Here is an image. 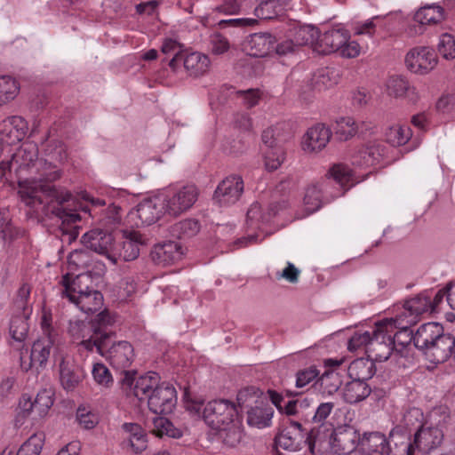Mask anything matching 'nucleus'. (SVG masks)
<instances>
[{
	"mask_svg": "<svg viewBox=\"0 0 455 455\" xmlns=\"http://www.w3.org/2000/svg\"><path fill=\"white\" fill-rule=\"evenodd\" d=\"M35 166H36L38 177L31 180L19 181L20 197L26 205L31 208H36L37 205L44 204L41 194L50 197V202H47V213L51 212L61 220L60 230L63 236L62 239L70 243L79 235L80 227L76 223L82 220V216L76 210L68 208L69 202L74 200L73 195L68 191L59 192L55 186L51 184L60 178V170L44 159H38V148L32 142L23 143L12 154L10 160L0 163L2 175H4L7 171L11 172L12 169L20 173Z\"/></svg>",
	"mask_w": 455,
	"mask_h": 455,
	"instance_id": "nucleus-1",
	"label": "nucleus"
},
{
	"mask_svg": "<svg viewBox=\"0 0 455 455\" xmlns=\"http://www.w3.org/2000/svg\"><path fill=\"white\" fill-rule=\"evenodd\" d=\"M117 385L127 398L147 401L148 409L155 414H170L177 404V392L168 382L159 383L156 372L138 376V371H124Z\"/></svg>",
	"mask_w": 455,
	"mask_h": 455,
	"instance_id": "nucleus-2",
	"label": "nucleus"
},
{
	"mask_svg": "<svg viewBox=\"0 0 455 455\" xmlns=\"http://www.w3.org/2000/svg\"><path fill=\"white\" fill-rule=\"evenodd\" d=\"M115 317L108 309L100 312L94 319L89 322L84 320H70L68 333L74 340L81 339L78 346L89 352L94 348L97 352L103 349L104 340L108 338V330L114 326Z\"/></svg>",
	"mask_w": 455,
	"mask_h": 455,
	"instance_id": "nucleus-3",
	"label": "nucleus"
},
{
	"mask_svg": "<svg viewBox=\"0 0 455 455\" xmlns=\"http://www.w3.org/2000/svg\"><path fill=\"white\" fill-rule=\"evenodd\" d=\"M306 446L307 447V429L302 423L290 418L283 419L274 439L276 455H283L278 448L296 452Z\"/></svg>",
	"mask_w": 455,
	"mask_h": 455,
	"instance_id": "nucleus-4",
	"label": "nucleus"
},
{
	"mask_svg": "<svg viewBox=\"0 0 455 455\" xmlns=\"http://www.w3.org/2000/svg\"><path fill=\"white\" fill-rule=\"evenodd\" d=\"M109 328L107 332L108 338L104 340L103 349L97 352L103 357H106L113 368L120 370L118 380L122 377L124 371H137L136 370H128L134 360V349L128 341L122 340L112 343L113 338L116 337V331Z\"/></svg>",
	"mask_w": 455,
	"mask_h": 455,
	"instance_id": "nucleus-5",
	"label": "nucleus"
},
{
	"mask_svg": "<svg viewBox=\"0 0 455 455\" xmlns=\"http://www.w3.org/2000/svg\"><path fill=\"white\" fill-rule=\"evenodd\" d=\"M391 323L388 319L377 323L372 330L371 340L368 345L367 356L373 362L387 361L393 352L394 341L388 330L391 331Z\"/></svg>",
	"mask_w": 455,
	"mask_h": 455,
	"instance_id": "nucleus-6",
	"label": "nucleus"
},
{
	"mask_svg": "<svg viewBox=\"0 0 455 455\" xmlns=\"http://www.w3.org/2000/svg\"><path fill=\"white\" fill-rule=\"evenodd\" d=\"M238 417L236 405L227 399L210 401L203 410L204 422L215 430L232 423Z\"/></svg>",
	"mask_w": 455,
	"mask_h": 455,
	"instance_id": "nucleus-7",
	"label": "nucleus"
},
{
	"mask_svg": "<svg viewBox=\"0 0 455 455\" xmlns=\"http://www.w3.org/2000/svg\"><path fill=\"white\" fill-rule=\"evenodd\" d=\"M198 190L195 185H186L168 195L162 200L165 213L170 217H178L190 209L196 202Z\"/></svg>",
	"mask_w": 455,
	"mask_h": 455,
	"instance_id": "nucleus-8",
	"label": "nucleus"
},
{
	"mask_svg": "<svg viewBox=\"0 0 455 455\" xmlns=\"http://www.w3.org/2000/svg\"><path fill=\"white\" fill-rule=\"evenodd\" d=\"M145 243L146 239L138 231L124 230L123 232V240L115 241L109 261L112 264H116L120 259L124 261L134 260L140 255V246Z\"/></svg>",
	"mask_w": 455,
	"mask_h": 455,
	"instance_id": "nucleus-9",
	"label": "nucleus"
},
{
	"mask_svg": "<svg viewBox=\"0 0 455 455\" xmlns=\"http://www.w3.org/2000/svg\"><path fill=\"white\" fill-rule=\"evenodd\" d=\"M441 420L435 427L432 425H421L414 434L413 448L415 447L423 453L431 454L443 441V431Z\"/></svg>",
	"mask_w": 455,
	"mask_h": 455,
	"instance_id": "nucleus-10",
	"label": "nucleus"
},
{
	"mask_svg": "<svg viewBox=\"0 0 455 455\" xmlns=\"http://www.w3.org/2000/svg\"><path fill=\"white\" fill-rule=\"evenodd\" d=\"M243 192V180L238 175H231L220 181L216 188L212 200L219 206L235 204Z\"/></svg>",
	"mask_w": 455,
	"mask_h": 455,
	"instance_id": "nucleus-11",
	"label": "nucleus"
},
{
	"mask_svg": "<svg viewBox=\"0 0 455 455\" xmlns=\"http://www.w3.org/2000/svg\"><path fill=\"white\" fill-rule=\"evenodd\" d=\"M181 63L188 75L195 77L205 74L210 67L208 56L198 52L188 54L178 52L169 61V66L173 71H176Z\"/></svg>",
	"mask_w": 455,
	"mask_h": 455,
	"instance_id": "nucleus-12",
	"label": "nucleus"
},
{
	"mask_svg": "<svg viewBox=\"0 0 455 455\" xmlns=\"http://www.w3.org/2000/svg\"><path fill=\"white\" fill-rule=\"evenodd\" d=\"M405 64L409 70L416 74H425L432 70L437 64L435 50L420 46L411 49L405 57Z\"/></svg>",
	"mask_w": 455,
	"mask_h": 455,
	"instance_id": "nucleus-13",
	"label": "nucleus"
},
{
	"mask_svg": "<svg viewBox=\"0 0 455 455\" xmlns=\"http://www.w3.org/2000/svg\"><path fill=\"white\" fill-rule=\"evenodd\" d=\"M360 442V434L355 427L348 424L335 427L332 436L331 452L347 454L356 449Z\"/></svg>",
	"mask_w": 455,
	"mask_h": 455,
	"instance_id": "nucleus-14",
	"label": "nucleus"
},
{
	"mask_svg": "<svg viewBox=\"0 0 455 455\" xmlns=\"http://www.w3.org/2000/svg\"><path fill=\"white\" fill-rule=\"evenodd\" d=\"M56 340L57 339L47 337L36 340L32 345L28 362L24 360L23 352L21 351L20 357L21 370L28 371L36 363L41 368L45 367Z\"/></svg>",
	"mask_w": 455,
	"mask_h": 455,
	"instance_id": "nucleus-15",
	"label": "nucleus"
},
{
	"mask_svg": "<svg viewBox=\"0 0 455 455\" xmlns=\"http://www.w3.org/2000/svg\"><path fill=\"white\" fill-rule=\"evenodd\" d=\"M130 215L132 218L136 217L140 220V222H136V226L140 227L150 226L166 213L162 198H155L140 203L135 212H132Z\"/></svg>",
	"mask_w": 455,
	"mask_h": 455,
	"instance_id": "nucleus-16",
	"label": "nucleus"
},
{
	"mask_svg": "<svg viewBox=\"0 0 455 455\" xmlns=\"http://www.w3.org/2000/svg\"><path fill=\"white\" fill-rule=\"evenodd\" d=\"M81 243L85 248L105 256L109 260L115 240L110 233L100 229H92L83 235Z\"/></svg>",
	"mask_w": 455,
	"mask_h": 455,
	"instance_id": "nucleus-17",
	"label": "nucleus"
},
{
	"mask_svg": "<svg viewBox=\"0 0 455 455\" xmlns=\"http://www.w3.org/2000/svg\"><path fill=\"white\" fill-rule=\"evenodd\" d=\"M349 34L343 28H331L320 33L318 31L315 52L320 54H330L339 51L348 41Z\"/></svg>",
	"mask_w": 455,
	"mask_h": 455,
	"instance_id": "nucleus-18",
	"label": "nucleus"
},
{
	"mask_svg": "<svg viewBox=\"0 0 455 455\" xmlns=\"http://www.w3.org/2000/svg\"><path fill=\"white\" fill-rule=\"evenodd\" d=\"M27 122L19 116H9L0 122V143L14 145L23 140L27 132Z\"/></svg>",
	"mask_w": 455,
	"mask_h": 455,
	"instance_id": "nucleus-19",
	"label": "nucleus"
},
{
	"mask_svg": "<svg viewBox=\"0 0 455 455\" xmlns=\"http://www.w3.org/2000/svg\"><path fill=\"white\" fill-rule=\"evenodd\" d=\"M333 425L331 423L315 424L309 430L307 429V448L311 454L315 453V449L319 451L331 449L332 436L334 434Z\"/></svg>",
	"mask_w": 455,
	"mask_h": 455,
	"instance_id": "nucleus-20",
	"label": "nucleus"
},
{
	"mask_svg": "<svg viewBox=\"0 0 455 455\" xmlns=\"http://www.w3.org/2000/svg\"><path fill=\"white\" fill-rule=\"evenodd\" d=\"M453 342V336L443 331L423 355L432 363H443L452 355Z\"/></svg>",
	"mask_w": 455,
	"mask_h": 455,
	"instance_id": "nucleus-21",
	"label": "nucleus"
},
{
	"mask_svg": "<svg viewBox=\"0 0 455 455\" xmlns=\"http://www.w3.org/2000/svg\"><path fill=\"white\" fill-rule=\"evenodd\" d=\"M411 434L403 426H395L387 439V455H410L413 449V443L410 442Z\"/></svg>",
	"mask_w": 455,
	"mask_h": 455,
	"instance_id": "nucleus-22",
	"label": "nucleus"
},
{
	"mask_svg": "<svg viewBox=\"0 0 455 455\" xmlns=\"http://www.w3.org/2000/svg\"><path fill=\"white\" fill-rule=\"evenodd\" d=\"M331 136V130L318 124L309 128L303 137L302 148L307 152H318L324 148Z\"/></svg>",
	"mask_w": 455,
	"mask_h": 455,
	"instance_id": "nucleus-23",
	"label": "nucleus"
},
{
	"mask_svg": "<svg viewBox=\"0 0 455 455\" xmlns=\"http://www.w3.org/2000/svg\"><path fill=\"white\" fill-rule=\"evenodd\" d=\"M183 255L182 246L180 243L167 241L162 244H157L151 251L152 260L162 266H168L180 260Z\"/></svg>",
	"mask_w": 455,
	"mask_h": 455,
	"instance_id": "nucleus-24",
	"label": "nucleus"
},
{
	"mask_svg": "<svg viewBox=\"0 0 455 455\" xmlns=\"http://www.w3.org/2000/svg\"><path fill=\"white\" fill-rule=\"evenodd\" d=\"M84 378L85 372L81 365L68 360H61L60 363V379L65 390H75Z\"/></svg>",
	"mask_w": 455,
	"mask_h": 455,
	"instance_id": "nucleus-25",
	"label": "nucleus"
},
{
	"mask_svg": "<svg viewBox=\"0 0 455 455\" xmlns=\"http://www.w3.org/2000/svg\"><path fill=\"white\" fill-rule=\"evenodd\" d=\"M386 148L378 143H370L358 148L351 157L352 164L359 167L377 164L385 155Z\"/></svg>",
	"mask_w": 455,
	"mask_h": 455,
	"instance_id": "nucleus-26",
	"label": "nucleus"
},
{
	"mask_svg": "<svg viewBox=\"0 0 455 455\" xmlns=\"http://www.w3.org/2000/svg\"><path fill=\"white\" fill-rule=\"evenodd\" d=\"M275 37L268 32L254 33L249 36L246 41V47L250 55L262 58L274 52Z\"/></svg>",
	"mask_w": 455,
	"mask_h": 455,
	"instance_id": "nucleus-27",
	"label": "nucleus"
},
{
	"mask_svg": "<svg viewBox=\"0 0 455 455\" xmlns=\"http://www.w3.org/2000/svg\"><path fill=\"white\" fill-rule=\"evenodd\" d=\"M443 331V327L439 323L429 322L421 324L414 332V347L423 354Z\"/></svg>",
	"mask_w": 455,
	"mask_h": 455,
	"instance_id": "nucleus-28",
	"label": "nucleus"
},
{
	"mask_svg": "<svg viewBox=\"0 0 455 455\" xmlns=\"http://www.w3.org/2000/svg\"><path fill=\"white\" fill-rule=\"evenodd\" d=\"M61 283L64 286L61 291L62 297H67L68 299V294L81 295L94 290L92 286V275L89 273L79 274L73 279H71L69 274H66L62 277Z\"/></svg>",
	"mask_w": 455,
	"mask_h": 455,
	"instance_id": "nucleus-29",
	"label": "nucleus"
},
{
	"mask_svg": "<svg viewBox=\"0 0 455 455\" xmlns=\"http://www.w3.org/2000/svg\"><path fill=\"white\" fill-rule=\"evenodd\" d=\"M391 323V331L388 330L390 338L394 341L395 352L400 356H405L404 351L411 346V342L414 343V332L407 325L397 326L396 320L388 319Z\"/></svg>",
	"mask_w": 455,
	"mask_h": 455,
	"instance_id": "nucleus-30",
	"label": "nucleus"
},
{
	"mask_svg": "<svg viewBox=\"0 0 455 455\" xmlns=\"http://www.w3.org/2000/svg\"><path fill=\"white\" fill-rule=\"evenodd\" d=\"M315 407L313 398L303 397L287 402L283 409L286 416H297L299 421L310 423Z\"/></svg>",
	"mask_w": 455,
	"mask_h": 455,
	"instance_id": "nucleus-31",
	"label": "nucleus"
},
{
	"mask_svg": "<svg viewBox=\"0 0 455 455\" xmlns=\"http://www.w3.org/2000/svg\"><path fill=\"white\" fill-rule=\"evenodd\" d=\"M68 299L76 304L85 314H92L103 306V295L98 290H93L81 295H69Z\"/></svg>",
	"mask_w": 455,
	"mask_h": 455,
	"instance_id": "nucleus-32",
	"label": "nucleus"
},
{
	"mask_svg": "<svg viewBox=\"0 0 455 455\" xmlns=\"http://www.w3.org/2000/svg\"><path fill=\"white\" fill-rule=\"evenodd\" d=\"M404 309L409 312L410 316L414 318L407 321L409 324L416 323V317L425 313H432L433 306L430 303V291H424L415 297L409 299L404 303Z\"/></svg>",
	"mask_w": 455,
	"mask_h": 455,
	"instance_id": "nucleus-33",
	"label": "nucleus"
},
{
	"mask_svg": "<svg viewBox=\"0 0 455 455\" xmlns=\"http://www.w3.org/2000/svg\"><path fill=\"white\" fill-rule=\"evenodd\" d=\"M246 413L249 426L262 428L270 425L274 410L267 403L260 401L258 404L247 409Z\"/></svg>",
	"mask_w": 455,
	"mask_h": 455,
	"instance_id": "nucleus-34",
	"label": "nucleus"
},
{
	"mask_svg": "<svg viewBox=\"0 0 455 455\" xmlns=\"http://www.w3.org/2000/svg\"><path fill=\"white\" fill-rule=\"evenodd\" d=\"M358 447L368 455H387V438L379 432L365 433Z\"/></svg>",
	"mask_w": 455,
	"mask_h": 455,
	"instance_id": "nucleus-35",
	"label": "nucleus"
},
{
	"mask_svg": "<svg viewBox=\"0 0 455 455\" xmlns=\"http://www.w3.org/2000/svg\"><path fill=\"white\" fill-rule=\"evenodd\" d=\"M122 429L128 436V443L135 453H141L148 447V435L138 423L126 422L122 425Z\"/></svg>",
	"mask_w": 455,
	"mask_h": 455,
	"instance_id": "nucleus-36",
	"label": "nucleus"
},
{
	"mask_svg": "<svg viewBox=\"0 0 455 455\" xmlns=\"http://www.w3.org/2000/svg\"><path fill=\"white\" fill-rule=\"evenodd\" d=\"M376 373L375 363L370 359L360 357L354 360L347 368V374L351 379L367 381Z\"/></svg>",
	"mask_w": 455,
	"mask_h": 455,
	"instance_id": "nucleus-37",
	"label": "nucleus"
},
{
	"mask_svg": "<svg viewBox=\"0 0 455 455\" xmlns=\"http://www.w3.org/2000/svg\"><path fill=\"white\" fill-rule=\"evenodd\" d=\"M371 393V387L367 381L351 379L343 389V398L346 403L354 404L366 399Z\"/></svg>",
	"mask_w": 455,
	"mask_h": 455,
	"instance_id": "nucleus-38",
	"label": "nucleus"
},
{
	"mask_svg": "<svg viewBox=\"0 0 455 455\" xmlns=\"http://www.w3.org/2000/svg\"><path fill=\"white\" fill-rule=\"evenodd\" d=\"M216 430L222 443L231 448L237 446L243 436L242 420L239 417L234 419L232 423L222 426V427Z\"/></svg>",
	"mask_w": 455,
	"mask_h": 455,
	"instance_id": "nucleus-39",
	"label": "nucleus"
},
{
	"mask_svg": "<svg viewBox=\"0 0 455 455\" xmlns=\"http://www.w3.org/2000/svg\"><path fill=\"white\" fill-rule=\"evenodd\" d=\"M444 20V10L438 4L420 7L414 15V20L421 25L437 24Z\"/></svg>",
	"mask_w": 455,
	"mask_h": 455,
	"instance_id": "nucleus-40",
	"label": "nucleus"
},
{
	"mask_svg": "<svg viewBox=\"0 0 455 455\" xmlns=\"http://www.w3.org/2000/svg\"><path fill=\"white\" fill-rule=\"evenodd\" d=\"M200 230V223L194 219L180 220L170 227L172 237L177 239H188L195 236Z\"/></svg>",
	"mask_w": 455,
	"mask_h": 455,
	"instance_id": "nucleus-41",
	"label": "nucleus"
},
{
	"mask_svg": "<svg viewBox=\"0 0 455 455\" xmlns=\"http://www.w3.org/2000/svg\"><path fill=\"white\" fill-rule=\"evenodd\" d=\"M26 312L18 311L10 323V333L12 338L18 341L22 342L25 340L28 332V315H26Z\"/></svg>",
	"mask_w": 455,
	"mask_h": 455,
	"instance_id": "nucleus-42",
	"label": "nucleus"
},
{
	"mask_svg": "<svg viewBox=\"0 0 455 455\" xmlns=\"http://www.w3.org/2000/svg\"><path fill=\"white\" fill-rule=\"evenodd\" d=\"M328 174L337 184L339 185L340 188L343 189V191L337 195V196L344 195V193L350 188V186L347 188H346V186L352 180V170L346 164H336L330 168Z\"/></svg>",
	"mask_w": 455,
	"mask_h": 455,
	"instance_id": "nucleus-43",
	"label": "nucleus"
},
{
	"mask_svg": "<svg viewBox=\"0 0 455 455\" xmlns=\"http://www.w3.org/2000/svg\"><path fill=\"white\" fill-rule=\"evenodd\" d=\"M317 36L318 28L314 26H303L295 30L292 40L297 47L311 45L315 51Z\"/></svg>",
	"mask_w": 455,
	"mask_h": 455,
	"instance_id": "nucleus-44",
	"label": "nucleus"
},
{
	"mask_svg": "<svg viewBox=\"0 0 455 455\" xmlns=\"http://www.w3.org/2000/svg\"><path fill=\"white\" fill-rule=\"evenodd\" d=\"M20 92L19 83L9 76H0V105L16 98Z\"/></svg>",
	"mask_w": 455,
	"mask_h": 455,
	"instance_id": "nucleus-45",
	"label": "nucleus"
},
{
	"mask_svg": "<svg viewBox=\"0 0 455 455\" xmlns=\"http://www.w3.org/2000/svg\"><path fill=\"white\" fill-rule=\"evenodd\" d=\"M280 0H266L265 2H257L255 15L262 20H271L278 16L283 11V7L279 4Z\"/></svg>",
	"mask_w": 455,
	"mask_h": 455,
	"instance_id": "nucleus-46",
	"label": "nucleus"
},
{
	"mask_svg": "<svg viewBox=\"0 0 455 455\" xmlns=\"http://www.w3.org/2000/svg\"><path fill=\"white\" fill-rule=\"evenodd\" d=\"M153 433L159 437L166 435L172 438H180L182 436V431L176 427L167 418H156L153 421Z\"/></svg>",
	"mask_w": 455,
	"mask_h": 455,
	"instance_id": "nucleus-47",
	"label": "nucleus"
},
{
	"mask_svg": "<svg viewBox=\"0 0 455 455\" xmlns=\"http://www.w3.org/2000/svg\"><path fill=\"white\" fill-rule=\"evenodd\" d=\"M335 136L341 141L351 139L356 133L355 122L352 117H340L336 120L333 127Z\"/></svg>",
	"mask_w": 455,
	"mask_h": 455,
	"instance_id": "nucleus-48",
	"label": "nucleus"
},
{
	"mask_svg": "<svg viewBox=\"0 0 455 455\" xmlns=\"http://www.w3.org/2000/svg\"><path fill=\"white\" fill-rule=\"evenodd\" d=\"M387 141L392 146L399 147L406 144L411 137V131L408 126H393L386 133Z\"/></svg>",
	"mask_w": 455,
	"mask_h": 455,
	"instance_id": "nucleus-49",
	"label": "nucleus"
},
{
	"mask_svg": "<svg viewBox=\"0 0 455 455\" xmlns=\"http://www.w3.org/2000/svg\"><path fill=\"white\" fill-rule=\"evenodd\" d=\"M53 395L52 390L47 388H44L37 393L34 400V406L38 417H44L47 414L49 409L53 404Z\"/></svg>",
	"mask_w": 455,
	"mask_h": 455,
	"instance_id": "nucleus-50",
	"label": "nucleus"
},
{
	"mask_svg": "<svg viewBox=\"0 0 455 455\" xmlns=\"http://www.w3.org/2000/svg\"><path fill=\"white\" fill-rule=\"evenodd\" d=\"M413 90L409 82L402 76H393L387 81L388 94L395 98L405 96Z\"/></svg>",
	"mask_w": 455,
	"mask_h": 455,
	"instance_id": "nucleus-51",
	"label": "nucleus"
},
{
	"mask_svg": "<svg viewBox=\"0 0 455 455\" xmlns=\"http://www.w3.org/2000/svg\"><path fill=\"white\" fill-rule=\"evenodd\" d=\"M285 159V152L283 147L267 148L264 153L266 169L269 172L277 170Z\"/></svg>",
	"mask_w": 455,
	"mask_h": 455,
	"instance_id": "nucleus-52",
	"label": "nucleus"
},
{
	"mask_svg": "<svg viewBox=\"0 0 455 455\" xmlns=\"http://www.w3.org/2000/svg\"><path fill=\"white\" fill-rule=\"evenodd\" d=\"M259 389L250 387L240 390L237 394V403L238 406L241 410H247L251 406L258 404L260 401L259 398Z\"/></svg>",
	"mask_w": 455,
	"mask_h": 455,
	"instance_id": "nucleus-53",
	"label": "nucleus"
},
{
	"mask_svg": "<svg viewBox=\"0 0 455 455\" xmlns=\"http://www.w3.org/2000/svg\"><path fill=\"white\" fill-rule=\"evenodd\" d=\"M306 210L313 213L320 209L322 205V191L316 185L309 186L304 196Z\"/></svg>",
	"mask_w": 455,
	"mask_h": 455,
	"instance_id": "nucleus-54",
	"label": "nucleus"
},
{
	"mask_svg": "<svg viewBox=\"0 0 455 455\" xmlns=\"http://www.w3.org/2000/svg\"><path fill=\"white\" fill-rule=\"evenodd\" d=\"M281 125L268 127L263 131L261 140L267 148L282 147L281 143L285 140L280 136Z\"/></svg>",
	"mask_w": 455,
	"mask_h": 455,
	"instance_id": "nucleus-55",
	"label": "nucleus"
},
{
	"mask_svg": "<svg viewBox=\"0 0 455 455\" xmlns=\"http://www.w3.org/2000/svg\"><path fill=\"white\" fill-rule=\"evenodd\" d=\"M371 331H356L347 341V349L351 352L356 351L357 349L363 348L365 354H367L368 345L371 340Z\"/></svg>",
	"mask_w": 455,
	"mask_h": 455,
	"instance_id": "nucleus-56",
	"label": "nucleus"
},
{
	"mask_svg": "<svg viewBox=\"0 0 455 455\" xmlns=\"http://www.w3.org/2000/svg\"><path fill=\"white\" fill-rule=\"evenodd\" d=\"M314 80L318 90L330 88L337 84L336 72L333 68H322L315 76Z\"/></svg>",
	"mask_w": 455,
	"mask_h": 455,
	"instance_id": "nucleus-57",
	"label": "nucleus"
},
{
	"mask_svg": "<svg viewBox=\"0 0 455 455\" xmlns=\"http://www.w3.org/2000/svg\"><path fill=\"white\" fill-rule=\"evenodd\" d=\"M319 381L325 392L329 395L337 392L341 386L339 376L338 373L334 372V371H325L320 377Z\"/></svg>",
	"mask_w": 455,
	"mask_h": 455,
	"instance_id": "nucleus-58",
	"label": "nucleus"
},
{
	"mask_svg": "<svg viewBox=\"0 0 455 455\" xmlns=\"http://www.w3.org/2000/svg\"><path fill=\"white\" fill-rule=\"evenodd\" d=\"M92 376L94 380L100 386L104 387H110L114 383L113 377L109 371V370L100 363H97L93 365L92 368Z\"/></svg>",
	"mask_w": 455,
	"mask_h": 455,
	"instance_id": "nucleus-59",
	"label": "nucleus"
},
{
	"mask_svg": "<svg viewBox=\"0 0 455 455\" xmlns=\"http://www.w3.org/2000/svg\"><path fill=\"white\" fill-rule=\"evenodd\" d=\"M437 50L439 53L445 59H454L455 58V39L454 37L448 34L444 33L440 36V40L437 45Z\"/></svg>",
	"mask_w": 455,
	"mask_h": 455,
	"instance_id": "nucleus-60",
	"label": "nucleus"
},
{
	"mask_svg": "<svg viewBox=\"0 0 455 455\" xmlns=\"http://www.w3.org/2000/svg\"><path fill=\"white\" fill-rule=\"evenodd\" d=\"M334 403L332 402H325L321 403L317 406L315 407V411L312 414L310 423L320 424V423H329L327 419L331 415V411L334 409Z\"/></svg>",
	"mask_w": 455,
	"mask_h": 455,
	"instance_id": "nucleus-61",
	"label": "nucleus"
},
{
	"mask_svg": "<svg viewBox=\"0 0 455 455\" xmlns=\"http://www.w3.org/2000/svg\"><path fill=\"white\" fill-rule=\"evenodd\" d=\"M319 374L320 372L315 366H310L308 368L298 371L296 373V387H305L310 382L315 380L319 376Z\"/></svg>",
	"mask_w": 455,
	"mask_h": 455,
	"instance_id": "nucleus-62",
	"label": "nucleus"
},
{
	"mask_svg": "<svg viewBox=\"0 0 455 455\" xmlns=\"http://www.w3.org/2000/svg\"><path fill=\"white\" fill-rule=\"evenodd\" d=\"M42 439L36 435H34L20 446L17 455H39L42 451Z\"/></svg>",
	"mask_w": 455,
	"mask_h": 455,
	"instance_id": "nucleus-63",
	"label": "nucleus"
},
{
	"mask_svg": "<svg viewBox=\"0 0 455 455\" xmlns=\"http://www.w3.org/2000/svg\"><path fill=\"white\" fill-rule=\"evenodd\" d=\"M212 52L215 55H221L227 52L230 44L227 37L220 33H214L211 36Z\"/></svg>",
	"mask_w": 455,
	"mask_h": 455,
	"instance_id": "nucleus-64",
	"label": "nucleus"
}]
</instances>
